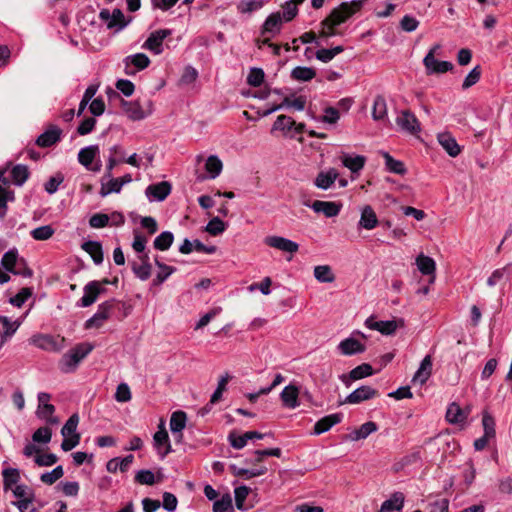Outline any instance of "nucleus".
Listing matches in <instances>:
<instances>
[{"mask_svg": "<svg viewBox=\"0 0 512 512\" xmlns=\"http://www.w3.org/2000/svg\"><path fill=\"white\" fill-rule=\"evenodd\" d=\"M116 300L110 299L103 303H101L98 306V309L96 313L86 320L85 322V328L91 329V328H100L103 326V324L109 319L111 311L113 310L115 306Z\"/></svg>", "mask_w": 512, "mask_h": 512, "instance_id": "nucleus-4", "label": "nucleus"}, {"mask_svg": "<svg viewBox=\"0 0 512 512\" xmlns=\"http://www.w3.org/2000/svg\"><path fill=\"white\" fill-rule=\"evenodd\" d=\"M316 76L315 69L305 66H297L291 71V78L299 82H308Z\"/></svg>", "mask_w": 512, "mask_h": 512, "instance_id": "nucleus-36", "label": "nucleus"}, {"mask_svg": "<svg viewBox=\"0 0 512 512\" xmlns=\"http://www.w3.org/2000/svg\"><path fill=\"white\" fill-rule=\"evenodd\" d=\"M121 183L118 178H108L107 182L101 181V189L99 191V194L101 197H106L111 193H119L121 191Z\"/></svg>", "mask_w": 512, "mask_h": 512, "instance_id": "nucleus-43", "label": "nucleus"}, {"mask_svg": "<svg viewBox=\"0 0 512 512\" xmlns=\"http://www.w3.org/2000/svg\"><path fill=\"white\" fill-rule=\"evenodd\" d=\"M127 25L124 14L120 9H114L108 22V29L122 30Z\"/></svg>", "mask_w": 512, "mask_h": 512, "instance_id": "nucleus-49", "label": "nucleus"}, {"mask_svg": "<svg viewBox=\"0 0 512 512\" xmlns=\"http://www.w3.org/2000/svg\"><path fill=\"white\" fill-rule=\"evenodd\" d=\"M416 265L423 275L432 276V278L430 279V282L432 283L435 279V261L431 257L421 253L416 258Z\"/></svg>", "mask_w": 512, "mask_h": 512, "instance_id": "nucleus-28", "label": "nucleus"}, {"mask_svg": "<svg viewBox=\"0 0 512 512\" xmlns=\"http://www.w3.org/2000/svg\"><path fill=\"white\" fill-rule=\"evenodd\" d=\"M282 16L280 12L270 14L264 21L261 29V34H271L275 36L280 33L282 27Z\"/></svg>", "mask_w": 512, "mask_h": 512, "instance_id": "nucleus-20", "label": "nucleus"}, {"mask_svg": "<svg viewBox=\"0 0 512 512\" xmlns=\"http://www.w3.org/2000/svg\"><path fill=\"white\" fill-rule=\"evenodd\" d=\"M341 163L348 168L353 174L359 173L365 166L366 157L362 155H351L343 153L340 156Z\"/></svg>", "mask_w": 512, "mask_h": 512, "instance_id": "nucleus-21", "label": "nucleus"}, {"mask_svg": "<svg viewBox=\"0 0 512 512\" xmlns=\"http://www.w3.org/2000/svg\"><path fill=\"white\" fill-rule=\"evenodd\" d=\"M383 156L385 159V166L389 172H392V173H395L398 175H403L406 173V168L402 161L394 159L387 152H384Z\"/></svg>", "mask_w": 512, "mask_h": 512, "instance_id": "nucleus-48", "label": "nucleus"}, {"mask_svg": "<svg viewBox=\"0 0 512 512\" xmlns=\"http://www.w3.org/2000/svg\"><path fill=\"white\" fill-rule=\"evenodd\" d=\"M54 229L51 225H43L33 229L30 234L33 239L38 241H45L50 239L54 234Z\"/></svg>", "mask_w": 512, "mask_h": 512, "instance_id": "nucleus-55", "label": "nucleus"}, {"mask_svg": "<svg viewBox=\"0 0 512 512\" xmlns=\"http://www.w3.org/2000/svg\"><path fill=\"white\" fill-rule=\"evenodd\" d=\"M17 501L12 502L14 506H16L20 512H26L29 508V505L34 501L35 494L34 491L25 484L16 485L11 489Z\"/></svg>", "mask_w": 512, "mask_h": 512, "instance_id": "nucleus-7", "label": "nucleus"}, {"mask_svg": "<svg viewBox=\"0 0 512 512\" xmlns=\"http://www.w3.org/2000/svg\"><path fill=\"white\" fill-rule=\"evenodd\" d=\"M265 0H241L237 4V10L241 14H250L261 9Z\"/></svg>", "mask_w": 512, "mask_h": 512, "instance_id": "nucleus-42", "label": "nucleus"}, {"mask_svg": "<svg viewBox=\"0 0 512 512\" xmlns=\"http://www.w3.org/2000/svg\"><path fill=\"white\" fill-rule=\"evenodd\" d=\"M299 389L295 385H287L281 392L280 398L283 405L289 409H295L300 405L298 401Z\"/></svg>", "mask_w": 512, "mask_h": 512, "instance_id": "nucleus-24", "label": "nucleus"}, {"mask_svg": "<svg viewBox=\"0 0 512 512\" xmlns=\"http://www.w3.org/2000/svg\"><path fill=\"white\" fill-rule=\"evenodd\" d=\"M17 260L18 251L16 249H10L3 255L1 259V265L8 272L19 273V271L15 269Z\"/></svg>", "mask_w": 512, "mask_h": 512, "instance_id": "nucleus-40", "label": "nucleus"}, {"mask_svg": "<svg viewBox=\"0 0 512 512\" xmlns=\"http://www.w3.org/2000/svg\"><path fill=\"white\" fill-rule=\"evenodd\" d=\"M378 224V218L370 205H366L361 210V216L359 220V227L364 228L366 230L374 229Z\"/></svg>", "mask_w": 512, "mask_h": 512, "instance_id": "nucleus-29", "label": "nucleus"}, {"mask_svg": "<svg viewBox=\"0 0 512 512\" xmlns=\"http://www.w3.org/2000/svg\"><path fill=\"white\" fill-rule=\"evenodd\" d=\"M82 249L91 256L96 265H100L103 262V251L99 242L87 241L82 244Z\"/></svg>", "mask_w": 512, "mask_h": 512, "instance_id": "nucleus-34", "label": "nucleus"}, {"mask_svg": "<svg viewBox=\"0 0 512 512\" xmlns=\"http://www.w3.org/2000/svg\"><path fill=\"white\" fill-rule=\"evenodd\" d=\"M121 106L127 117L133 121L142 120L152 113V102L150 100L147 101L148 108L146 110L143 109L138 100L126 101L121 99Z\"/></svg>", "mask_w": 512, "mask_h": 512, "instance_id": "nucleus-6", "label": "nucleus"}, {"mask_svg": "<svg viewBox=\"0 0 512 512\" xmlns=\"http://www.w3.org/2000/svg\"><path fill=\"white\" fill-rule=\"evenodd\" d=\"M250 488L246 485H241L235 488L234 490V497H235V503L236 507L239 510H242L244 507V502L247 498V496L250 493Z\"/></svg>", "mask_w": 512, "mask_h": 512, "instance_id": "nucleus-63", "label": "nucleus"}, {"mask_svg": "<svg viewBox=\"0 0 512 512\" xmlns=\"http://www.w3.org/2000/svg\"><path fill=\"white\" fill-rule=\"evenodd\" d=\"M4 170H0V208H4L8 201L14 200V193L6 190L3 185H7L9 181L4 177Z\"/></svg>", "mask_w": 512, "mask_h": 512, "instance_id": "nucleus-53", "label": "nucleus"}, {"mask_svg": "<svg viewBox=\"0 0 512 512\" xmlns=\"http://www.w3.org/2000/svg\"><path fill=\"white\" fill-rule=\"evenodd\" d=\"M29 169L26 165L18 164L11 170L12 182L17 186H22L29 177Z\"/></svg>", "mask_w": 512, "mask_h": 512, "instance_id": "nucleus-38", "label": "nucleus"}, {"mask_svg": "<svg viewBox=\"0 0 512 512\" xmlns=\"http://www.w3.org/2000/svg\"><path fill=\"white\" fill-rule=\"evenodd\" d=\"M99 155V146L98 145H90L82 148L78 153V161L87 169L93 163L95 157Z\"/></svg>", "mask_w": 512, "mask_h": 512, "instance_id": "nucleus-31", "label": "nucleus"}, {"mask_svg": "<svg viewBox=\"0 0 512 512\" xmlns=\"http://www.w3.org/2000/svg\"><path fill=\"white\" fill-rule=\"evenodd\" d=\"M311 208L316 213H323L326 217H335L339 214L341 206L335 202L316 200Z\"/></svg>", "mask_w": 512, "mask_h": 512, "instance_id": "nucleus-27", "label": "nucleus"}, {"mask_svg": "<svg viewBox=\"0 0 512 512\" xmlns=\"http://www.w3.org/2000/svg\"><path fill=\"white\" fill-rule=\"evenodd\" d=\"M264 71L261 68H252L247 77V83L253 87L260 86L264 81Z\"/></svg>", "mask_w": 512, "mask_h": 512, "instance_id": "nucleus-64", "label": "nucleus"}, {"mask_svg": "<svg viewBox=\"0 0 512 512\" xmlns=\"http://www.w3.org/2000/svg\"><path fill=\"white\" fill-rule=\"evenodd\" d=\"M378 396V391L371 386L363 385L351 392L345 399V403L359 404Z\"/></svg>", "mask_w": 512, "mask_h": 512, "instance_id": "nucleus-13", "label": "nucleus"}, {"mask_svg": "<svg viewBox=\"0 0 512 512\" xmlns=\"http://www.w3.org/2000/svg\"><path fill=\"white\" fill-rule=\"evenodd\" d=\"M79 424V415L77 413L72 414L69 419L66 421L64 426L61 429V434L63 437L72 436L77 433V426Z\"/></svg>", "mask_w": 512, "mask_h": 512, "instance_id": "nucleus-51", "label": "nucleus"}, {"mask_svg": "<svg viewBox=\"0 0 512 512\" xmlns=\"http://www.w3.org/2000/svg\"><path fill=\"white\" fill-rule=\"evenodd\" d=\"M154 446L158 450L161 458H164L171 452L169 436L165 428L161 425L160 429L154 434Z\"/></svg>", "mask_w": 512, "mask_h": 512, "instance_id": "nucleus-22", "label": "nucleus"}, {"mask_svg": "<svg viewBox=\"0 0 512 512\" xmlns=\"http://www.w3.org/2000/svg\"><path fill=\"white\" fill-rule=\"evenodd\" d=\"M226 224L219 217L212 218L205 227V230L213 236H217L226 230Z\"/></svg>", "mask_w": 512, "mask_h": 512, "instance_id": "nucleus-57", "label": "nucleus"}, {"mask_svg": "<svg viewBox=\"0 0 512 512\" xmlns=\"http://www.w3.org/2000/svg\"><path fill=\"white\" fill-rule=\"evenodd\" d=\"M398 325L395 320H387V321H378L373 325L374 330L379 331L384 335L393 334Z\"/></svg>", "mask_w": 512, "mask_h": 512, "instance_id": "nucleus-60", "label": "nucleus"}, {"mask_svg": "<svg viewBox=\"0 0 512 512\" xmlns=\"http://www.w3.org/2000/svg\"><path fill=\"white\" fill-rule=\"evenodd\" d=\"M295 126V121L290 117L286 115H279L274 124H273V130H280L283 132H289L293 129Z\"/></svg>", "mask_w": 512, "mask_h": 512, "instance_id": "nucleus-54", "label": "nucleus"}, {"mask_svg": "<svg viewBox=\"0 0 512 512\" xmlns=\"http://www.w3.org/2000/svg\"><path fill=\"white\" fill-rule=\"evenodd\" d=\"M213 512H233L232 498L225 494L213 504Z\"/></svg>", "mask_w": 512, "mask_h": 512, "instance_id": "nucleus-58", "label": "nucleus"}, {"mask_svg": "<svg viewBox=\"0 0 512 512\" xmlns=\"http://www.w3.org/2000/svg\"><path fill=\"white\" fill-rule=\"evenodd\" d=\"M174 241V235L170 231L159 234L153 242L154 248L160 251L168 250Z\"/></svg>", "mask_w": 512, "mask_h": 512, "instance_id": "nucleus-44", "label": "nucleus"}, {"mask_svg": "<svg viewBox=\"0 0 512 512\" xmlns=\"http://www.w3.org/2000/svg\"><path fill=\"white\" fill-rule=\"evenodd\" d=\"M131 268L135 276L139 278L141 281H146L151 276L152 267L150 263L145 262L137 264L136 262H133Z\"/></svg>", "mask_w": 512, "mask_h": 512, "instance_id": "nucleus-50", "label": "nucleus"}, {"mask_svg": "<svg viewBox=\"0 0 512 512\" xmlns=\"http://www.w3.org/2000/svg\"><path fill=\"white\" fill-rule=\"evenodd\" d=\"M314 277L320 283H332L335 280V275L329 265L315 266Z\"/></svg>", "mask_w": 512, "mask_h": 512, "instance_id": "nucleus-37", "label": "nucleus"}, {"mask_svg": "<svg viewBox=\"0 0 512 512\" xmlns=\"http://www.w3.org/2000/svg\"><path fill=\"white\" fill-rule=\"evenodd\" d=\"M229 380H230V375L228 373H226L219 379L217 388L210 398V404H215L218 401H220V399L222 398L223 392L226 390V386H227V383Z\"/></svg>", "mask_w": 512, "mask_h": 512, "instance_id": "nucleus-61", "label": "nucleus"}, {"mask_svg": "<svg viewBox=\"0 0 512 512\" xmlns=\"http://www.w3.org/2000/svg\"><path fill=\"white\" fill-rule=\"evenodd\" d=\"M420 459H421V456H420L419 451L412 452L411 454L405 455L398 462H396L394 464V469H395V471H400L403 468H405L406 466H409V465L419 462Z\"/></svg>", "mask_w": 512, "mask_h": 512, "instance_id": "nucleus-56", "label": "nucleus"}, {"mask_svg": "<svg viewBox=\"0 0 512 512\" xmlns=\"http://www.w3.org/2000/svg\"><path fill=\"white\" fill-rule=\"evenodd\" d=\"M397 125L410 134L420 132V124L416 116L410 111H403L396 119Z\"/></svg>", "mask_w": 512, "mask_h": 512, "instance_id": "nucleus-15", "label": "nucleus"}, {"mask_svg": "<svg viewBox=\"0 0 512 512\" xmlns=\"http://www.w3.org/2000/svg\"><path fill=\"white\" fill-rule=\"evenodd\" d=\"M511 267V265H507L503 268L496 269L491 276L487 279V285L490 287H493L500 283L502 280L509 281L510 277L507 273L508 269Z\"/></svg>", "mask_w": 512, "mask_h": 512, "instance_id": "nucleus-52", "label": "nucleus"}, {"mask_svg": "<svg viewBox=\"0 0 512 512\" xmlns=\"http://www.w3.org/2000/svg\"><path fill=\"white\" fill-rule=\"evenodd\" d=\"M55 406L52 404L38 405L36 415L39 419L45 420L49 425L59 424V418L54 416Z\"/></svg>", "mask_w": 512, "mask_h": 512, "instance_id": "nucleus-32", "label": "nucleus"}, {"mask_svg": "<svg viewBox=\"0 0 512 512\" xmlns=\"http://www.w3.org/2000/svg\"><path fill=\"white\" fill-rule=\"evenodd\" d=\"M432 366L433 363L431 355H426L422 359L418 370L413 376L412 381L414 383H420L421 385L425 384L432 374Z\"/></svg>", "mask_w": 512, "mask_h": 512, "instance_id": "nucleus-23", "label": "nucleus"}, {"mask_svg": "<svg viewBox=\"0 0 512 512\" xmlns=\"http://www.w3.org/2000/svg\"><path fill=\"white\" fill-rule=\"evenodd\" d=\"M264 243L285 253L294 254L299 250V244L282 236H267Z\"/></svg>", "mask_w": 512, "mask_h": 512, "instance_id": "nucleus-10", "label": "nucleus"}, {"mask_svg": "<svg viewBox=\"0 0 512 512\" xmlns=\"http://www.w3.org/2000/svg\"><path fill=\"white\" fill-rule=\"evenodd\" d=\"M62 129L56 125L50 124L47 129L36 139L39 147L48 148L61 140Z\"/></svg>", "mask_w": 512, "mask_h": 512, "instance_id": "nucleus-11", "label": "nucleus"}, {"mask_svg": "<svg viewBox=\"0 0 512 512\" xmlns=\"http://www.w3.org/2000/svg\"><path fill=\"white\" fill-rule=\"evenodd\" d=\"M373 374V368L368 363H363L354 369H352L348 375L343 374L340 376L341 381L346 385L350 386L352 381H356Z\"/></svg>", "mask_w": 512, "mask_h": 512, "instance_id": "nucleus-16", "label": "nucleus"}, {"mask_svg": "<svg viewBox=\"0 0 512 512\" xmlns=\"http://www.w3.org/2000/svg\"><path fill=\"white\" fill-rule=\"evenodd\" d=\"M404 495L401 492H395L391 495V497L385 500L379 512H394L400 511L404 506Z\"/></svg>", "mask_w": 512, "mask_h": 512, "instance_id": "nucleus-30", "label": "nucleus"}, {"mask_svg": "<svg viewBox=\"0 0 512 512\" xmlns=\"http://www.w3.org/2000/svg\"><path fill=\"white\" fill-rule=\"evenodd\" d=\"M31 342L37 348L47 352L58 353L66 347V339L60 335L38 334L31 338Z\"/></svg>", "mask_w": 512, "mask_h": 512, "instance_id": "nucleus-2", "label": "nucleus"}, {"mask_svg": "<svg viewBox=\"0 0 512 512\" xmlns=\"http://www.w3.org/2000/svg\"><path fill=\"white\" fill-rule=\"evenodd\" d=\"M282 454V451L280 448H269V449H263V450H256L254 451V458L252 459H246L245 462L247 464H256L262 462L263 458H266V456H273V457H280Z\"/></svg>", "mask_w": 512, "mask_h": 512, "instance_id": "nucleus-47", "label": "nucleus"}, {"mask_svg": "<svg viewBox=\"0 0 512 512\" xmlns=\"http://www.w3.org/2000/svg\"><path fill=\"white\" fill-rule=\"evenodd\" d=\"M343 419L342 413H333L319 419L314 425V434L320 435L329 431L334 425L340 423Z\"/></svg>", "mask_w": 512, "mask_h": 512, "instance_id": "nucleus-18", "label": "nucleus"}, {"mask_svg": "<svg viewBox=\"0 0 512 512\" xmlns=\"http://www.w3.org/2000/svg\"><path fill=\"white\" fill-rule=\"evenodd\" d=\"M337 348L339 352L345 356L360 354L363 353L366 349L365 345L361 343L359 340L355 339L353 336L342 340L338 344Z\"/></svg>", "mask_w": 512, "mask_h": 512, "instance_id": "nucleus-17", "label": "nucleus"}, {"mask_svg": "<svg viewBox=\"0 0 512 512\" xmlns=\"http://www.w3.org/2000/svg\"><path fill=\"white\" fill-rule=\"evenodd\" d=\"M3 487L5 491L11 490L16 485H19L20 471L17 468H5L2 470Z\"/></svg>", "mask_w": 512, "mask_h": 512, "instance_id": "nucleus-33", "label": "nucleus"}, {"mask_svg": "<svg viewBox=\"0 0 512 512\" xmlns=\"http://www.w3.org/2000/svg\"><path fill=\"white\" fill-rule=\"evenodd\" d=\"M94 349V345L89 342L77 344L61 357L58 367L63 373H73L78 368L79 364L85 359Z\"/></svg>", "mask_w": 512, "mask_h": 512, "instance_id": "nucleus-1", "label": "nucleus"}, {"mask_svg": "<svg viewBox=\"0 0 512 512\" xmlns=\"http://www.w3.org/2000/svg\"><path fill=\"white\" fill-rule=\"evenodd\" d=\"M32 289L29 287L22 288L15 296L11 297L9 302L16 306L21 307L32 296Z\"/></svg>", "mask_w": 512, "mask_h": 512, "instance_id": "nucleus-62", "label": "nucleus"}, {"mask_svg": "<svg viewBox=\"0 0 512 512\" xmlns=\"http://www.w3.org/2000/svg\"><path fill=\"white\" fill-rule=\"evenodd\" d=\"M467 415L461 407L455 402L451 403L446 411V420L451 424H460L465 422Z\"/></svg>", "mask_w": 512, "mask_h": 512, "instance_id": "nucleus-35", "label": "nucleus"}, {"mask_svg": "<svg viewBox=\"0 0 512 512\" xmlns=\"http://www.w3.org/2000/svg\"><path fill=\"white\" fill-rule=\"evenodd\" d=\"M172 186L167 181H162L156 184L149 185L145 194L150 201H164L167 196L171 193Z\"/></svg>", "mask_w": 512, "mask_h": 512, "instance_id": "nucleus-12", "label": "nucleus"}, {"mask_svg": "<svg viewBox=\"0 0 512 512\" xmlns=\"http://www.w3.org/2000/svg\"><path fill=\"white\" fill-rule=\"evenodd\" d=\"M109 283L108 279L88 282L83 288V296L78 301L77 306L85 308L94 304L98 297L106 292V288L103 285Z\"/></svg>", "mask_w": 512, "mask_h": 512, "instance_id": "nucleus-3", "label": "nucleus"}, {"mask_svg": "<svg viewBox=\"0 0 512 512\" xmlns=\"http://www.w3.org/2000/svg\"><path fill=\"white\" fill-rule=\"evenodd\" d=\"M423 64L428 75L442 74L453 69V64L449 61H438L432 54H427L423 59Z\"/></svg>", "mask_w": 512, "mask_h": 512, "instance_id": "nucleus-14", "label": "nucleus"}, {"mask_svg": "<svg viewBox=\"0 0 512 512\" xmlns=\"http://www.w3.org/2000/svg\"><path fill=\"white\" fill-rule=\"evenodd\" d=\"M64 475V470L61 465L55 467L50 472H45L40 476L43 483L52 485Z\"/></svg>", "mask_w": 512, "mask_h": 512, "instance_id": "nucleus-59", "label": "nucleus"}, {"mask_svg": "<svg viewBox=\"0 0 512 512\" xmlns=\"http://www.w3.org/2000/svg\"><path fill=\"white\" fill-rule=\"evenodd\" d=\"M171 35L169 29H159L152 32L143 44V48L150 50L155 55L163 52V41Z\"/></svg>", "mask_w": 512, "mask_h": 512, "instance_id": "nucleus-9", "label": "nucleus"}, {"mask_svg": "<svg viewBox=\"0 0 512 512\" xmlns=\"http://www.w3.org/2000/svg\"><path fill=\"white\" fill-rule=\"evenodd\" d=\"M223 168L222 161L215 155H211L207 158L205 163V169L209 173V178L214 179L220 175Z\"/></svg>", "mask_w": 512, "mask_h": 512, "instance_id": "nucleus-45", "label": "nucleus"}, {"mask_svg": "<svg viewBox=\"0 0 512 512\" xmlns=\"http://www.w3.org/2000/svg\"><path fill=\"white\" fill-rule=\"evenodd\" d=\"M124 72L128 76H135L137 72L147 68L151 61L144 53L128 55L123 59Z\"/></svg>", "mask_w": 512, "mask_h": 512, "instance_id": "nucleus-5", "label": "nucleus"}, {"mask_svg": "<svg viewBox=\"0 0 512 512\" xmlns=\"http://www.w3.org/2000/svg\"><path fill=\"white\" fill-rule=\"evenodd\" d=\"M186 413L183 411L173 412L170 418V430L172 433H181L186 426Z\"/></svg>", "mask_w": 512, "mask_h": 512, "instance_id": "nucleus-41", "label": "nucleus"}, {"mask_svg": "<svg viewBox=\"0 0 512 512\" xmlns=\"http://www.w3.org/2000/svg\"><path fill=\"white\" fill-rule=\"evenodd\" d=\"M338 177V171L335 168H330L318 173L314 180V185L319 189L327 190L332 187Z\"/></svg>", "mask_w": 512, "mask_h": 512, "instance_id": "nucleus-19", "label": "nucleus"}, {"mask_svg": "<svg viewBox=\"0 0 512 512\" xmlns=\"http://www.w3.org/2000/svg\"><path fill=\"white\" fill-rule=\"evenodd\" d=\"M387 116V104L383 96H376L373 102L372 117L374 120H383Z\"/></svg>", "mask_w": 512, "mask_h": 512, "instance_id": "nucleus-39", "label": "nucleus"}, {"mask_svg": "<svg viewBox=\"0 0 512 512\" xmlns=\"http://www.w3.org/2000/svg\"><path fill=\"white\" fill-rule=\"evenodd\" d=\"M438 142L443 149L451 156L456 157L460 154L461 149L456 139L448 132L438 134Z\"/></svg>", "mask_w": 512, "mask_h": 512, "instance_id": "nucleus-25", "label": "nucleus"}, {"mask_svg": "<svg viewBox=\"0 0 512 512\" xmlns=\"http://www.w3.org/2000/svg\"><path fill=\"white\" fill-rule=\"evenodd\" d=\"M229 470L231 471V473L234 476L242 477L245 480H248V479H251L254 477H258V476H262V475L266 474L268 471L267 467H265V466H260V467L252 468V469H246V468L238 467L236 464H231L229 466Z\"/></svg>", "mask_w": 512, "mask_h": 512, "instance_id": "nucleus-26", "label": "nucleus"}, {"mask_svg": "<svg viewBox=\"0 0 512 512\" xmlns=\"http://www.w3.org/2000/svg\"><path fill=\"white\" fill-rule=\"evenodd\" d=\"M354 12L355 11L351 4L343 2L331 11V13L321 22V25L338 26L352 16Z\"/></svg>", "mask_w": 512, "mask_h": 512, "instance_id": "nucleus-8", "label": "nucleus"}, {"mask_svg": "<svg viewBox=\"0 0 512 512\" xmlns=\"http://www.w3.org/2000/svg\"><path fill=\"white\" fill-rule=\"evenodd\" d=\"M376 430H377V425L374 422L369 421V422L362 424L358 429H356L350 435V437L353 441H358V440L367 438L370 434H372Z\"/></svg>", "mask_w": 512, "mask_h": 512, "instance_id": "nucleus-46", "label": "nucleus"}]
</instances>
